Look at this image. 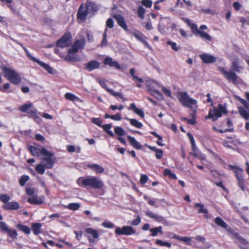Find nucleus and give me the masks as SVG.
<instances>
[{"label":"nucleus","instance_id":"38","mask_svg":"<svg viewBox=\"0 0 249 249\" xmlns=\"http://www.w3.org/2000/svg\"><path fill=\"white\" fill-rule=\"evenodd\" d=\"M85 231L88 233L90 234L93 238L96 239L99 237V233L97 230L93 229L91 228H86L85 230Z\"/></svg>","mask_w":249,"mask_h":249},{"label":"nucleus","instance_id":"40","mask_svg":"<svg viewBox=\"0 0 249 249\" xmlns=\"http://www.w3.org/2000/svg\"><path fill=\"white\" fill-rule=\"evenodd\" d=\"M46 168V163L44 165L39 164L36 166L35 169L37 173L42 175L45 173Z\"/></svg>","mask_w":249,"mask_h":249},{"label":"nucleus","instance_id":"14","mask_svg":"<svg viewBox=\"0 0 249 249\" xmlns=\"http://www.w3.org/2000/svg\"><path fill=\"white\" fill-rule=\"evenodd\" d=\"M0 229L1 231L7 233L12 239H15L17 238L18 234L17 231L15 230L9 229L6 223L3 221H0Z\"/></svg>","mask_w":249,"mask_h":249},{"label":"nucleus","instance_id":"5","mask_svg":"<svg viewBox=\"0 0 249 249\" xmlns=\"http://www.w3.org/2000/svg\"><path fill=\"white\" fill-rule=\"evenodd\" d=\"M77 183L80 187L94 189H102L104 187L103 181L95 176L79 178L77 180Z\"/></svg>","mask_w":249,"mask_h":249},{"label":"nucleus","instance_id":"34","mask_svg":"<svg viewBox=\"0 0 249 249\" xmlns=\"http://www.w3.org/2000/svg\"><path fill=\"white\" fill-rule=\"evenodd\" d=\"M236 144V142L235 141L232 140V137H228L227 140L224 141L222 142V144L228 148H231L232 145H235Z\"/></svg>","mask_w":249,"mask_h":249},{"label":"nucleus","instance_id":"13","mask_svg":"<svg viewBox=\"0 0 249 249\" xmlns=\"http://www.w3.org/2000/svg\"><path fill=\"white\" fill-rule=\"evenodd\" d=\"M85 45V40L80 39L75 40L71 46V48L68 50L69 53H76L79 50L83 49Z\"/></svg>","mask_w":249,"mask_h":249},{"label":"nucleus","instance_id":"33","mask_svg":"<svg viewBox=\"0 0 249 249\" xmlns=\"http://www.w3.org/2000/svg\"><path fill=\"white\" fill-rule=\"evenodd\" d=\"M29 150L33 156L38 157L40 154L42 155V148L39 149L36 147L31 145L29 147Z\"/></svg>","mask_w":249,"mask_h":249},{"label":"nucleus","instance_id":"57","mask_svg":"<svg viewBox=\"0 0 249 249\" xmlns=\"http://www.w3.org/2000/svg\"><path fill=\"white\" fill-rule=\"evenodd\" d=\"M163 156V151L160 149H158L156 151L155 156L157 159H160Z\"/></svg>","mask_w":249,"mask_h":249},{"label":"nucleus","instance_id":"32","mask_svg":"<svg viewBox=\"0 0 249 249\" xmlns=\"http://www.w3.org/2000/svg\"><path fill=\"white\" fill-rule=\"evenodd\" d=\"M42 224L40 223H35L32 225L31 229L36 235H38L41 232V228Z\"/></svg>","mask_w":249,"mask_h":249},{"label":"nucleus","instance_id":"30","mask_svg":"<svg viewBox=\"0 0 249 249\" xmlns=\"http://www.w3.org/2000/svg\"><path fill=\"white\" fill-rule=\"evenodd\" d=\"M129 72L134 80H137L139 83H140L137 84L136 85V86L139 88H141L142 86L141 83L143 82V79L141 78L138 77L137 76L135 75V70L134 68L131 69L130 70Z\"/></svg>","mask_w":249,"mask_h":249},{"label":"nucleus","instance_id":"24","mask_svg":"<svg viewBox=\"0 0 249 249\" xmlns=\"http://www.w3.org/2000/svg\"><path fill=\"white\" fill-rule=\"evenodd\" d=\"M28 116L29 118H32L37 123H39L41 121L38 114L39 112L35 108L30 109L27 111Z\"/></svg>","mask_w":249,"mask_h":249},{"label":"nucleus","instance_id":"44","mask_svg":"<svg viewBox=\"0 0 249 249\" xmlns=\"http://www.w3.org/2000/svg\"><path fill=\"white\" fill-rule=\"evenodd\" d=\"M30 179V178L27 175H23L20 177L19 179V183L21 186H24L26 182L28 181Z\"/></svg>","mask_w":249,"mask_h":249},{"label":"nucleus","instance_id":"36","mask_svg":"<svg viewBox=\"0 0 249 249\" xmlns=\"http://www.w3.org/2000/svg\"><path fill=\"white\" fill-rule=\"evenodd\" d=\"M126 120L128 121L130 124L132 126L138 128H141L142 127V124L140 122H139L138 120L135 119H129L128 118L126 117L125 118Z\"/></svg>","mask_w":249,"mask_h":249},{"label":"nucleus","instance_id":"51","mask_svg":"<svg viewBox=\"0 0 249 249\" xmlns=\"http://www.w3.org/2000/svg\"><path fill=\"white\" fill-rule=\"evenodd\" d=\"M156 244L160 245L161 246H166L168 248H170L171 247V243L168 242H164L159 239H158L156 241Z\"/></svg>","mask_w":249,"mask_h":249},{"label":"nucleus","instance_id":"56","mask_svg":"<svg viewBox=\"0 0 249 249\" xmlns=\"http://www.w3.org/2000/svg\"><path fill=\"white\" fill-rule=\"evenodd\" d=\"M36 190L34 188H27L26 189V193L28 196H34Z\"/></svg>","mask_w":249,"mask_h":249},{"label":"nucleus","instance_id":"63","mask_svg":"<svg viewBox=\"0 0 249 249\" xmlns=\"http://www.w3.org/2000/svg\"><path fill=\"white\" fill-rule=\"evenodd\" d=\"M111 119L114 121H120L122 119V117L120 113H116L115 115H111Z\"/></svg>","mask_w":249,"mask_h":249},{"label":"nucleus","instance_id":"19","mask_svg":"<svg viewBox=\"0 0 249 249\" xmlns=\"http://www.w3.org/2000/svg\"><path fill=\"white\" fill-rule=\"evenodd\" d=\"M100 67V63L94 60H92L85 64V70L91 71L95 69H98Z\"/></svg>","mask_w":249,"mask_h":249},{"label":"nucleus","instance_id":"31","mask_svg":"<svg viewBox=\"0 0 249 249\" xmlns=\"http://www.w3.org/2000/svg\"><path fill=\"white\" fill-rule=\"evenodd\" d=\"M146 215L151 218L154 219L155 220L158 222H162L164 220V217L163 216L159 215L157 214L154 213L150 211H147L146 212Z\"/></svg>","mask_w":249,"mask_h":249},{"label":"nucleus","instance_id":"15","mask_svg":"<svg viewBox=\"0 0 249 249\" xmlns=\"http://www.w3.org/2000/svg\"><path fill=\"white\" fill-rule=\"evenodd\" d=\"M112 17L114 18L120 27L123 28L126 32H129L125 21L124 18L120 14H115Z\"/></svg>","mask_w":249,"mask_h":249},{"label":"nucleus","instance_id":"4","mask_svg":"<svg viewBox=\"0 0 249 249\" xmlns=\"http://www.w3.org/2000/svg\"><path fill=\"white\" fill-rule=\"evenodd\" d=\"M215 223L218 226L226 230V231L239 241L240 244L238 245L241 249H249L248 246L249 242L244 238L242 237L239 232H235L234 230L228 226L227 223L220 217H216L214 219Z\"/></svg>","mask_w":249,"mask_h":249},{"label":"nucleus","instance_id":"37","mask_svg":"<svg viewBox=\"0 0 249 249\" xmlns=\"http://www.w3.org/2000/svg\"><path fill=\"white\" fill-rule=\"evenodd\" d=\"M72 53H69L68 52V54L65 56H61L67 62H75L77 61L78 59L75 54H71Z\"/></svg>","mask_w":249,"mask_h":249},{"label":"nucleus","instance_id":"16","mask_svg":"<svg viewBox=\"0 0 249 249\" xmlns=\"http://www.w3.org/2000/svg\"><path fill=\"white\" fill-rule=\"evenodd\" d=\"M234 173L237 181V184L238 187L241 189L242 191H245L246 188L245 184L246 181L243 178V174L238 173V171L236 170L234 171Z\"/></svg>","mask_w":249,"mask_h":249},{"label":"nucleus","instance_id":"25","mask_svg":"<svg viewBox=\"0 0 249 249\" xmlns=\"http://www.w3.org/2000/svg\"><path fill=\"white\" fill-rule=\"evenodd\" d=\"M87 167L93 171L96 174L103 173L105 171L104 168L102 166L97 164H88L87 165Z\"/></svg>","mask_w":249,"mask_h":249},{"label":"nucleus","instance_id":"22","mask_svg":"<svg viewBox=\"0 0 249 249\" xmlns=\"http://www.w3.org/2000/svg\"><path fill=\"white\" fill-rule=\"evenodd\" d=\"M194 206L196 208H198L197 212L198 213H204V216L206 219H209L210 218L208 215V211L207 209L204 208V204L196 203L195 204Z\"/></svg>","mask_w":249,"mask_h":249},{"label":"nucleus","instance_id":"43","mask_svg":"<svg viewBox=\"0 0 249 249\" xmlns=\"http://www.w3.org/2000/svg\"><path fill=\"white\" fill-rule=\"evenodd\" d=\"M114 132L118 137H122L125 134L124 129L120 126H116L114 128Z\"/></svg>","mask_w":249,"mask_h":249},{"label":"nucleus","instance_id":"45","mask_svg":"<svg viewBox=\"0 0 249 249\" xmlns=\"http://www.w3.org/2000/svg\"><path fill=\"white\" fill-rule=\"evenodd\" d=\"M161 229L162 227L161 226L151 229L150 231L151 232V236H155L158 234V233H162Z\"/></svg>","mask_w":249,"mask_h":249},{"label":"nucleus","instance_id":"20","mask_svg":"<svg viewBox=\"0 0 249 249\" xmlns=\"http://www.w3.org/2000/svg\"><path fill=\"white\" fill-rule=\"evenodd\" d=\"M128 33L133 35L136 39L142 42L145 45H148V42L146 40V37L141 32L137 31V32H133L129 30Z\"/></svg>","mask_w":249,"mask_h":249},{"label":"nucleus","instance_id":"60","mask_svg":"<svg viewBox=\"0 0 249 249\" xmlns=\"http://www.w3.org/2000/svg\"><path fill=\"white\" fill-rule=\"evenodd\" d=\"M102 225L106 228L111 229L114 227V224L110 222L104 221L102 223Z\"/></svg>","mask_w":249,"mask_h":249},{"label":"nucleus","instance_id":"50","mask_svg":"<svg viewBox=\"0 0 249 249\" xmlns=\"http://www.w3.org/2000/svg\"><path fill=\"white\" fill-rule=\"evenodd\" d=\"M151 94L157 99H161L163 98L162 94L160 91L156 89H151Z\"/></svg>","mask_w":249,"mask_h":249},{"label":"nucleus","instance_id":"2","mask_svg":"<svg viewBox=\"0 0 249 249\" xmlns=\"http://www.w3.org/2000/svg\"><path fill=\"white\" fill-rule=\"evenodd\" d=\"M99 10V5L95 1L87 0L79 6L76 15L77 21L81 24L85 22L88 15L92 17L97 14Z\"/></svg>","mask_w":249,"mask_h":249},{"label":"nucleus","instance_id":"9","mask_svg":"<svg viewBox=\"0 0 249 249\" xmlns=\"http://www.w3.org/2000/svg\"><path fill=\"white\" fill-rule=\"evenodd\" d=\"M42 155L45 156L42 159L46 161V168H52L56 160V158L53 156V154L48 151L45 147H42Z\"/></svg>","mask_w":249,"mask_h":249},{"label":"nucleus","instance_id":"23","mask_svg":"<svg viewBox=\"0 0 249 249\" xmlns=\"http://www.w3.org/2000/svg\"><path fill=\"white\" fill-rule=\"evenodd\" d=\"M27 202L33 205H40L44 203L43 199L36 195L29 197L27 199Z\"/></svg>","mask_w":249,"mask_h":249},{"label":"nucleus","instance_id":"21","mask_svg":"<svg viewBox=\"0 0 249 249\" xmlns=\"http://www.w3.org/2000/svg\"><path fill=\"white\" fill-rule=\"evenodd\" d=\"M2 208L6 210H17L19 208V204L17 201L9 202L8 203L4 204L2 206Z\"/></svg>","mask_w":249,"mask_h":249},{"label":"nucleus","instance_id":"62","mask_svg":"<svg viewBox=\"0 0 249 249\" xmlns=\"http://www.w3.org/2000/svg\"><path fill=\"white\" fill-rule=\"evenodd\" d=\"M141 221V219L140 217L139 216H138L136 218L132 221L131 224L133 226H137L140 223Z\"/></svg>","mask_w":249,"mask_h":249},{"label":"nucleus","instance_id":"49","mask_svg":"<svg viewBox=\"0 0 249 249\" xmlns=\"http://www.w3.org/2000/svg\"><path fill=\"white\" fill-rule=\"evenodd\" d=\"M11 197L7 194L1 195L0 196V200L4 204L8 203Z\"/></svg>","mask_w":249,"mask_h":249},{"label":"nucleus","instance_id":"54","mask_svg":"<svg viewBox=\"0 0 249 249\" xmlns=\"http://www.w3.org/2000/svg\"><path fill=\"white\" fill-rule=\"evenodd\" d=\"M141 3L143 6L147 8H151L152 5V1L151 0H142Z\"/></svg>","mask_w":249,"mask_h":249},{"label":"nucleus","instance_id":"7","mask_svg":"<svg viewBox=\"0 0 249 249\" xmlns=\"http://www.w3.org/2000/svg\"><path fill=\"white\" fill-rule=\"evenodd\" d=\"M2 71L4 73V76L12 84L18 85L21 83L20 76L15 70L6 66H3Z\"/></svg>","mask_w":249,"mask_h":249},{"label":"nucleus","instance_id":"41","mask_svg":"<svg viewBox=\"0 0 249 249\" xmlns=\"http://www.w3.org/2000/svg\"><path fill=\"white\" fill-rule=\"evenodd\" d=\"M33 106L32 103H29L27 104H24L21 106H20L18 108L19 110L23 112H27L30 110L29 109L31 108Z\"/></svg>","mask_w":249,"mask_h":249},{"label":"nucleus","instance_id":"48","mask_svg":"<svg viewBox=\"0 0 249 249\" xmlns=\"http://www.w3.org/2000/svg\"><path fill=\"white\" fill-rule=\"evenodd\" d=\"M167 44L171 46V48L175 52H178L180 49V47L177 46V44L172 41H168L167 42Z\"/></svg>","mask_w":249,"mask_h":249},{"label":"nucleus","instance_id":"52","mask_svg":"<svg viewBox=\"0 0 249 249\" xmlns=\"http://www.w3.org/2000/svg\"><path fill=\"white\" fill-rule=\"evenodd\" d=\"M107 92L110 94L111 95L114 96H118L120 98L123 99V101H124V98L122 96V94L120 92H115L112 89H107Z\"/></svg>","mask_w":249,"mask_h":249},{"label":"nucleus","instance_id":"28","mask_svg":"<svg viewBox=\"0 0 249 249\" xmlns=\"http://www.w3.org/2000/svg\"><path fill=\"white\" fill-rule=\"evenodd\" d=\"M65 98L70 101L74 102H82V100L77 96L71 92H67L65 94Z\"/></svg>","mask_w":249,"mask_h":249},{"label":"nucleus","instance_id":"17","mask_svg":"<svg viewBox=\"0 0 249 249\" xmlns=\"http://www.w3.org/2000/svg\"><path fill=\"white\" fill-rule=\"evenodd\" d=\"M199 57L204 63H214L216 61V58L211 54L202 53L199 55Z\"/></svg>","mask_w":249,"mask_h":249},{"label":"nucleus","instance_id":"46","mask_svg":"<svg viewBox=\"0 0 249 249\" xmlns=\"http://www.w3.org/2000/svg\"><path fill=\"white\" fill-rule=\"evenodd\" d=\"M80 205L77 203H71L68 204L67 208L72 211H76L79 209Z\"/></svg>","mask_w":249,"mask_h":249},{"label":"nucleus","instance_id":"64","mask_svg":"<svg viewBox=\"0 0 249 249\" xmlns=\"http://www.w3.org/2000/svg\"><path fill=\"white\" fill-rule=\"evenodd\" d=\"M35 139L38 141L43 142L45 140L44 137L41 134H37L35 135Z\"/></svg>","mask_w":249,"mask_h":249},{"label":"nucleus","instance_id":"3","mask_svg":"<svg viewBox=\"0 0 249 249\" xmlns=\"http://www.w3.org/2000/svg\"><path fill=\"white\" fill-rule=\"evenodd\" d=\"M231 68L232 71H226L225 68L222 67H219L217 69L229 82H231L234 84H237L239 77L235 72H240L243 69V67L240 66L237 60L231 62Z\"/></svg>","mask_w":249,"mask_h":249},{"label":"nucleus","instance_id":"26","mask_svg":"<svg viewBox=\"0 0 249 249\" xmlns=\"http://www.w3.org/2000/svg\"><path fill=\"white\" fill-rule=\"evenodd\" d=\"M172 239H177L179 241L185 243L187 245H191V238L186 236H180L178 235L174 234L172 237Z\"/></svg>","mask_w":249,"mask_h":249},{"label":"nucleus","instance_id":"1","mask_svg":"<svg viewBox=\"0 0 249 249\" xmlns=\"http://www.w3.org/2000/svg\"><path fill=\"white\" fill-rule=\"evenodd\" d=\"M177 98L180 104L185 107H188L192 110L193 112L190 114L191 119H187L185 117L181 118L182 121H186L190 124H196V114L198 108L197 101L196 100L191 98L185 91L178 92Z\"/></svg>","mask_w":249,"mask_h":249},{"label":"nucleus","instance_id":"58","mask_svg":"<svg viewBox=\"0 0 249 249\" xmlns=\"http://www.w3.org/2000/svg\"><path fill=\"white\" fill-rule=\"evenodd\" d=\"M106 26L107 28L110 29L114 27V21L111 18H109L106 21Z\"/></svg>","mask_w":249,"mask_h":249},{"label":"nucleus","instance_id":"10","mask_svg":"<svg viewBox=\"0 0 249 249\" xmlns=\"http://www.w3.org/2000/svg\"><path fill=\"white\" fill-rule=\"evenodd\" d=\"M72 43V36L70 32L65 33L56 42L57 47L62 48L70 46Z\"/></svg>","mask_w":249,"mask_h":249},{"label":"nucleus","instance_id":"8","mask_svg":"<svg viewBox=\"0 0 249 249\" xmlns=\"http://www.w3.org/2000/svg\"><path fill=\"white\" fill-rule=\"evenodd\" d=\"M181 19L184 21L191 28L192 33L196 36H199L200 37L205 40L212 41V37L205 32L199 30L197 25L192 23L191 20L185 18H182Z\"/></svg>","mask_w":249,"mask_h":249},{"label":"nucleus","instance_id":"6","mask_svg":"<svg viewBox=\"0 0 249 249\" xmlns=\"http://www.w3.org/2000/svg\"><path fill=\"white\" fill-rule=\"evenodd\" d=\"M213 109H210L208 115L206 117V119H212L213 121H216L219 118H220L222 114H227L228 110L225 105L219 104L218 107L213 106Z\"/></svg>","mask_w":249,"mask_h":249},{"label":"nucleus","instance_id":"39","mask_svg":"<svg viewBox=\"0 0 249 249\" xmlns=\"http://www.w3.org/2000/svg\"><path fill=\"white\" fill-rule=\"evenodd\" d=\"M67 150L70 153L76 152L79 153L81 152V148L80 147H75L72 145H68L67 146Z\"/></svg>","mask_w":249,"mask_h":249},{"label":"nucleus","instance_id":"27","mask_svg":"<svg viewBox=\"0 0 249 249\" xmlns=\"http://www.w3.org/2000/svg\"><path fill=\"white\" fill-rule=\"evenodd\" d=\"M129 110H133L134 113L139 115L141 118L144 117V113L143 110L141 109L138 108L136 107L134 103H131L128 107Z\"/></svg>","mask_w":249,"mask_h":249},{"label":"nucleus","instance_id":"18","mask_svg":"<svg viewBox=\"0 0 249 249\" xmlns=\"http://www.w3.org/2000/svg\"><path fill=\"white\" fill-rule=\"evenodd\" d=\"M104 64L105 65H108L110 67H114L117 70H120L121 67L119 63L116 61H114L113 59L110 57L107 56L104 60Z\"/></svg>","mask_w":249,"mask_h":249},{"label":"nucleus","instance_id":"29","mask_svg":"<svg viewBox=\"0 0 249 249\" xmlns=\"http://www.w3.org/2000/svg\"><path fill=\"white\" fill-rule=\"evenodd\" d=\"M127 139L129 142L130 145L133 146L134 148L140 150L142 148L141 145L135 139L134 137H133L131 136H127Z\"/></svg>","mask_w":249,"mask_h":249},{"label":"nucleus","instance_id":"35","mask_svg":"<svg viewBox=\"0 0 249 249\" xmlns=\"http://www.w3.org/2000/svg\"><path fill=\"white\" fill-rule=\"evenodd\" d=\"M16 227L19 231L26 234H29L31 233V229L27 226L21 224H18Z\"/></svg>","mask_w":249,"mask_h":249},{"label":"nucleus","instance_id":"42","mask_svg":"<svg viewBox=\"0 0 249 249\" xmlns=\"http://www.w3.org/2000/svg\"><path fill=\"white\" fill-rule=\"evenodd\" d=\"M96 80L103 88L106 89L107 91V89H110L107 86V81L106 80L97 78Z\"/></svg>","mask_w":249,"mask_h":249},{"label":"nucleus","instance_id":"53","mask_svg":"<svg viewBox=\"0 0 249 249\" xmlns=\"http://www.w3.org/2000/svg\"><path fill=\"white\" fill-rule=\"evenodd\" d=\"M107 33L106 32H104V33L103 35V39L101 43V47H104L107 46L108 45L107 41Z\"/></svg>","mask_w":249,"mask_h":249},{"label":"nucleus","instance_id":"61","mask_svg":"<svg viewBox=\"0 0 249 249\" xmlns=\"http://www.w3.org/2000/svg\"><path fill=\"white\" fill-rule=\"evenodd\" d=\"M229 168L231 169V170H232L234 171L235 170H236V171H238V173H241V174H243V170L242 169L239 168V167L238 166H234V165H230L229 166Z\"/></svg>","mask_w":249,"mask_h":249},{"label":"nucleus","instance_id":"12","mask_svg":"<svg viewBox=\"0 0 249 249\" xmlns=\"http://www.w3.org/2000/svg\"><path fill=\"white\" fill-rule=\"evenodd\" d=\"M136 230L131 226H124L122 228L117 227L115 233L117 235H130L135 234Z\"/></svg>","mask_w":249,"mask_h":249},{"label":"nucleus","instance_id":"11","mask_svg":"<svg viewBox=\"0 0 249 249\" xmlns=\"http://www.w3.org/2000/svg\"><path fill=\"white\" fill-rule=\"evenodd\" d=\"M25 52L28 57L32 61L37 63L41 67L46 70L49 73L52 74L53 73V69L49 64L45 63L41 61L39 59L33 56L29 52L27 49H25Z\"/></svg>","mask_w":249,"mask_h":249},{"label":"nucleus","instance_id":"47","mask_svg":"<svg viewBox=\"0 0 249 249\" xmlns=\"http://www.w3.org/2000/svg\"><path fill=\"white\" fill-rule=\"evenodd\" d=\"M145 13V10L144 8L142 6H139L137 11V14L138 17L142 19H143Z\"/></svg>","mask_w":249,"mask_h":249},{"label":"nucleus","instance_id":"59","mask_svg":"<svg viewBox=\"0 0 249 249\" xmlns=\"http://www.w3.org/2000/svg\"><path fill=\"white\" fill-rule=\"evenodd\" d=\"M148 179V176L146 175H142L140 178V183L142 185H144L146 183Z\"/></svg>","mask_w":249,"mask_h":249},{"label":"nucleus","instance_id":"55","mask_svg":"<svg viewBox=\"0 0 249 249\" xmlns=\"http://www.w3.org/2000/svg\"><path fill=\"white\" fill-rule=\"evenodd\" d=\"M91 122L98 126L101 127L102 125V121L99 118H93Z\"/></svg>","mask_w":249,"mask_h":249}]
</instances>
